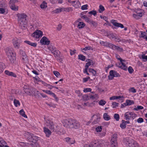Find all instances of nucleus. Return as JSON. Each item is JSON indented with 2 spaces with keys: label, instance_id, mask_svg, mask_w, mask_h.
Masks as SVG:
<instances>
[{
  "label": "nucleus",
  "instance_id": "nucleus-1",
  "mask_svg": "<svg viewBox=\"0 0 147 147\" xmlns=\"http://www.w3.org/2000/svg\"><path fill=\"white\" fill-rule=\"evenodd\" d=\"M18 24L22 29H24L27 23V15L24 13H18L17 14Z\"/></svg>",
  "mask_w": 147,
  "mask_h": 147
},
{
  "label": "nucleus",
  "instance_id": "nucleus-2",
  "mask_svg": "<svg viewBox=\"0 0 147 147\" xmlns=\"http://www.w3.org/2000/svg\"><path fill=\"white\" fill-rule=\"evenodd\" d=\"M45 124L47 128H49L50 129L53 131H56L57 130V128L58 126L54 125L52 121L49 119L45 118Z\"/></svg>",
  "mask_w": 147,
  "mask_h": 147
},
{
  "label": "nucleus",
  "instance_id": "nucleus-3",
  "mask_svg": "<svg viewBox=\"0 0 147 147\" xmlns=\"http://www.w3.org/2000/svg\"><path fill=\"white\" fill-rule=\"evenodd\" d=\"M5 52L9 61L11 63H13L15 61V57L13 49L7 48L5 50Z\"/></svg>",
  "mask_w": 147,
  "mask_h": 147
},
{
  "label": "nucleus",
  "instance_id": "nucleus-4",
  "mask_svg": "<svg viewBox=\"0 0 147 147\" xmlns=\"http://www.w3.org/2000/svg\"><path fill=\"white\" fill-rule=\"evenodd\" d=\"M24 136L27 137V139L33 143L35 142L38 140V137L35 136L34 134L26 132L24 134Z\"/></svg>",
  "mask_w": 147,
  "mask_h": 147
},
{
  "label": "nucleus",
  "instance_id": "nucleus-5",
  "mask_svg": "<svg viewBox=\"0 0 147 147\" xmlns=\"http://www.w3.org/2000/svg\"><path fill=\"white\" fill-rule=\"evenodd\" d=\"M118 57V56L117 55L116 57L118 59L120 60V63L118 64H116L117 66L123 70L127 71V67L126 65L125 61L124 60H122L121 58Z\"/></svg>",
  "mask_w": 147,
  "mask_h": 147
},
{
  "label": "nucleus",
  "instance_id": "nucleus-6",
  "mask_svg": "<svg viewBox=\"0 0 147 147\" xmlns=\"http://www.w3.org/2000/svg\"><path fill=\"white\" fill-rule=\"evenodd\" d=\"M73 119H64L63 122V126L67 128L71 129Z\"/></svg>",
  "mask_w": 147,
  "mask_h": 147
},
{
  "label": "nucleus",
  "instance_id": "nucleus-7",
  "mask_svg": "<svg viewBox=\"0 0 147 147\" xmlns=\"http://www.w3.org/2000/svg\"><path fill=\"white\" fill-rule=\"evenodd\" d=\"M26 86L24 87V89H25V92L29 95H31L38 92V91H37L36 89L32 87L29 88H26Z\"/></svg>",
  "mask_w": 147,
  "mask_h": 147
},
{
  "label": "nucleus",
  "instance_id": "nucleus-8",
  "mask_svg": "<svg viewBox=\"0 0 147 147\" xmlns=\"http://www.w3.org/2000/svg\"><path fill=\"white\" fill-rule=\"evenodd\" d=\"M81 18L84 19L86 22L89 24L93 26L96 27L97 26V23L96 22L91 20L86 15H84L81 16Z\"/></svg>",
  "mask_w": 147,
  "mask_h": 147
},
{
  "label": "nucleus",
  "instance_id": "nucleus-9",
  "mask_svg": "<svg viewBox=\"0 0 147 147\" xmlns=\"http://www.w3.org/2000/svg\"><path fill=\"white\" fill-rule=\"evenodd\" d=\"M42 32L40 30H36L32 35V36L35 38H39L42 37Z\"/></svg>",
  "mask_w": 147,
  "mask_h": 147
},
{
  "label": "nucleus",
  "instance_id": "nucleus-10",
  "mask_svg": "<svg viewBox=\"0 0 147 147\" xmlns=\"http://www.w3.org/2000/svg\"><path fill=\"white\" fill-rule=\"evenodd\" d=\"M100 118V115L97 114L93 115L91 117V120L93 121L92 123L95 124L99 122Z\"/></svg>",
  "mask_w": 147,
  "mask_h": 147
},
{
  "label": "nucleus",
  "instance_id": "nucleus-11",
  "mask_svg": "<svg viewBox=\"0 0 147 147\" xmlns=\"http://www.w3.org/2000/svg\"><path fill=\"white\" fill-rule=\"evenodd\" d=\"M126 141L128 143V144L129 146H131L132 147H138V144L136 142L132 140H129L128 138L126 139Z\"/></svg>",
  "mask_w": 147,
  "mask_h": 147
},
{
  "label": "nucleus",
  "instance_id": "nucleus-12",
  "mask_svg": "<svg viewBox=\"0 0 147 147\" xmlns=\"http://www.w3.org/2000/svg\"><path fill=\"white\" fill-rule=\"evenodd\" d=\"M72 126L71 127V128L77 129L79 128L80 126L79 122L75 119H73Z\"/></svg>",
  "mask_w": 147,
  "mask_h": 147
},
{
  "label": "nucleus",
  "instance_id": "nucleus-13",
  "mask_svg": "<svg viewBox=\"0 0 147 147\" xmlns=\"http://www.w3.org/2000/svg\"><path fill=\"white\" fill-rule=\"evenodd\" d=\"M52 53L53 54L55 57L58 60H59L61 62L62 60V59L60 57V52L58 50L56 49Z\"/></svg>",
  "mask_w": 147,
  "mask_h": 147
},
{
  "label": "nucleus",
  "instance_id": "nucleus-14",
  "mask_svg": "<svg viewBox=\"0 0 147 147\" xmlns=\"http://www.w3.org/2000/svg\"><path fill=\"white\" fill-rule=\"evenodd\" d=\"M111 22L113 26L117 28L120 27L121 28H123L124 27L122 24L117 22V21L115 20H112L111 21Z\"/></svg>",
  "mask_w": 147,
  "mask_h": 147
},
{
  "label": "nucleus",
  "instance_id": "nucleus-15",
  "mask_svg": "<svg viewBox=\"0 0 147 147\" xmlns=\"http://www.w3.org/2000/svg\"><path fill=\"white\" fill-rule=\"evenodd\" d=\"M51 131V130L47 127H43V131L45 134L46 136L48 138L49 137L51 134L52 132Z\"/></svg>",
  "mask_w": 147,
  "mask_h": 147
},
{
  "label": "nucleus",
  "instance_id": "nucleus-16",
  "mask_svg": "<svg viewBox=\"0 0 147 147\" xmlns=\"http://www.w3.org/2000/svg\"><path fill=\"white\" fill-rule=\"evenodd\" d=\"M40 43L42 45H49L50 43V41L46 37H43L40 40Z\"/></svg>",
  "mask_w": 147,
  "mask_h": 147
},
{
  "label": "nucleus",
  "instance_id": "nucleus-17",
  "mask_svg": "<svg viewBox=\"0 0 147 147\" xmlns=\"http://www.w3.org/2000/svg\"><path fill=\"white\" fill-rule=\"evenodd\" d=\"M71 4L76 8L79 7L81 6L80 3L78 0H74L73 1H72Z\"/></svg>",
  "mask_w": 147,
  "mask_h": 147
},
{
  "label": "nucleus",
  "instance_id": "nucleus-18",
  "mask_svg": "<svg viewBox=\"0 0 147 147\" xmlns=\"http://www.w3.org/2000/svg\"><path fill=\"white\" fill-rule=\"evenodd\" d=\"M110 48L113 50H116L117 51L121 52L123 51V49L120 48L119 47L113 44H110Z\"/></svg>",
  "mask_w": 147,
  "mask_h": 147
},
{
  "label": "nucleus",
  "instance_id": "nucleus-19",
  "mask_svg": "<svg viewBox=\"0 0 147 147\" xmlns=\"http://www.w3.org/2000/svg\"><path fill=\"white\" fill-rule=\"evenodd\" d=\"M42 91L44 92H45L48 94L52 95L56 100H58L57 97L55 94L54 93H53L51 91L49 90H42Z\"/></svg>",
  "mask_w": 147,
  "mask_h": 147
},
{
  "label": "nucleus",
  "instance_id": "nucleus-20",
  "mask_svg": "<svg viewBox=\"0 0 147 147\" xmlns=\"http://www.w3.org/2000/svg\"><path fill=\"white\" fill-rule=\"evenodd\" d=\"M108 144V143L103 140L99 141V147H105Z\"/></svg>",
  "mask_w": 147,
  "mask_h": 147
},
{
  "label": "nucleus",
  "instance_id": "nucleus-21",
  "mask_svg": "<svg viewBox=\"0 0 147 147\" xmlns=\"http://www.w3.org/2000/svg\"><path fill=\"white\" fill-rule=\"evenodd\" d=\"M13 43L14 47L18 49L20 46V43L17 39H14L13 40Z\"/></svg>",
  "mask_w": 147,
  "mask_h": 147
},
{
  "label": "nucleus",
  "instance_id": "nucleus-22",
  "mask_svg": "<svg viewBox=\"0 0 147 147\" xmlns=\"http://www.w3.org/2000/svg\"><path fill=\"white\" fill-rule=\"evenodd\" d=\"M5 74L9 76L13 77L14 78H16L17 76L16 74L12 72L9 71L8 70H5Z\"/></svg>",
  "mask_w": 147,
  "mask_h": 147
},
{
  "label": "nucleus",
  "instance_id": "nucleus-23",
  "mask_svg": "<svg viewBox=\"0 0 147 147\" xmlns=\"http://www.w3.org/2000/svg\"><path fill=\"white\" fill-rule=\"evenodd\" d=\"M90 144L92 147H99V141L98 140H93Z\"/></svg>",
  "mask_w": 147,
  "mask_h": 147
},
{
  "label": "nucleus",
  "instance_id": "nucleus-24",
  "mask_svg": "<svg viewBox=\"0 0 147 147\" xmlns=\"http://www.w3.org/2000/svg\"><path fill=\"white\" fill-rule=\"evenodd\" d=\"M114 72L113 70H111L109 72V75L108 76V79L109 80H112L115 77Z\"/></svg>",
  "mask_w": 147,
  "mask_h": 147
},
{
  "label": "nucleus",
  "instance_id": "nucleus-25",
  "mask_svg": "<svg viewBox=\"0 0 147 147\" xmlns=\"http://www.w3.org/2000/svg\"><path fill=\"white\" fill-rule=\"evenodd\" d=\"M134 103V102L133 101L128 100H126V102L124 103V105H125V106H127L131 105Z\"/></svg>",
  "mask_w": 147,
  "mask_h": 147
},
{
  "label": "nucleus",
  "instance_id": "nucleus-26",
  "mask_svg": "<svg viewBox=\"0 0 147 147\" xmlns=\"http://www.w3.org/2000/svg\"><path fill=\"white\" fill-rule=\"evenodd\" d=\"M24 42L27 44L33 47H36L37 44L36 43H33L28 40H25Z\"/></svg>",
  "mask_w": 147,
  "mask_h": 147
},
{
  "label": "nucleus",
  "instance_id": "nucleus-27",
  "mask_svg": "<svg viewBox=\"0 0 147 147\" xmlns=\"http://www.w3.org/2000/svg\"><path fill=\"white\" fill-rule=\"evenodd\" d=\"M10 7L11 9L14 11H18V7L16 6L13 4H10Z\"/></svg>",
  "mask_w": 147,
  "mask_h": 147
},
{
  "label": "nucleus",
  "instance_id": "nucleus-28",
  "mask_svg": "<svg viewBox=\"0 0 147 147\" xmlns=\"http://www.w3.org/2000/svg\"><path fill=\"white\" fill-rule=\"evenodd\" d=\"M6 144V142L2 138L0 137V147H4V146Z\"/></svg>",
  "mask_w": 147,
  "mask_h": 147
},
{
  "label": "nucleus",
  "instance_id": "nucleus-29",
  "mask_svg": "<svg viewBox=\"0 0 147 147\" xmlns=\"http://www.w3.org/2000/svg\"><path fill=\"white\" fill-rule=\"evenodd\" d=\"M62 11H63V8H59L53 11L52 13H57L61 12Z\"/></svg>",
  "mask_w": 147,
  "mask_h": 147
},
{
  "label": "nucleus",
  "instance_id": "nucleus-30",
  "mask_svg": "<svg viewBox=\"0 0 147 147\" xmlns=\"http://www.w3.org/2000/svg\"><path fill=\"white\" fill-rule=\"evenodd\" d=\"M100 44L103 45L104 46L106 47H108L110 48V44H112L110 43H109L107 42H105L103 41L100 42Z\"/></svg>",
  "mask_w": 147,
  "mask_h": 147
},
{
  "label": "nucleus",
  "instance_id": "nucleus-31",
  "mask_svg": "<svg viewBox=\"0 0 147 147\" xmlns=\"http://www.w3.org/2000/svg\"><path fill=\"white\" fill-rule=\"evenodd\" d=\"M48 48L52 53L56 49V48L53 45H49L48 46Z\"/></svg>",
  "mask_w": 147,
  "mask_h": 147
},
{
  "label": "nucleus",
  "instance_id": "nucleus-32",
  "mask_svg": "<svg viewBox=\"0 0 147 147\" xmlns=\"http://www.w3.org/2000/svg\"><path fill=\"white\" fill-rule=\"evenodd\" d=\"M117 136L116 134H114L113 135L111 139V141L112 142H117Z\"/></svg>",
  "mask_w": 147,
  "mask_h": 147
},
{
  "label": "nucleus",
  "instance_id": "nucleus-33",
  "mask_svg": "<svg viewBox=\"0 0 147 147\" xmlns=\"http://www.w3.org/2000/svg\"><path fill=\"white\" fill-rule=\"evenodd\" d=\"M13 103L15 106L16 107L20 105V103L19 101L16 99H14Z\"/></svg>",
  "mask_w": 147,
  "mask_h": 147
},
{
  "label": "nucleus",
  "instance_id": "nucleus-34",
  "mask_svg": "<svg viewBox=\"0 0 147 147\" xmlns=\"http://www.w3.org/2000/svg\"><path fill=\"white\" fill-rule=\"evenodd\" d=\"M65 140L66 142H68L69 144H72L75 143V140H73L72 142L71 140V139L69 138H65Z\"/></svg>",
  "mask_w": 147,
  "mask_h": 147
},
{
  "label": "nucleus",
  "instance_id": "nucleus-35",
  "mask_svg": "<svg viewBox=\"0 0 147 147\" xmlns=\"http://www.w3.org/2000/svg\"><path fill=\"white\" fill-rule=\"evenodd\" d=\"M103 118L105 120L107 121L111 119L109 115H108L107 113H105L104 114Z\"/></svg>",
  "mask_w": 147,
  "mask_h": 147
},
{
  "label": "nucleus",
  "instance_id": "nucleus-36",
  "mask_svg": "<svg viewBox=\"0 0 147 147\" xmlns=\"http://www.w3.org/2000/svg\"><path fill=\"white\" fill-rule=\"evenodd\" d=\"M40 7L42 9L46 8L47 7V3L45 1H43L40 5Z\"/></svg>",
  "mask_w": 147,
  "mask_h": 147
},
{
  "label": "nucleus",
  "instance_id": "nucleus-37",
  "mask_svg": "<svg viewBox=\"0 0 147 147\" xmlns=\"http://www.w3.org/2000/svg\"><path fill=\"white\" fill-rule=\"evenodd\" d=\"M22 60H23L24 62L26 63L28 60L26 55L25 53H24V55H22Z\"/></svg>",
  "mask_w": 147,
  "mask_h": 147
},
{
  "label": "nucleus",
  "instance_id": "nucleus-38",
  "mask_svg": "<svg viewBox=\"0 0 147 147\" xmlns=\"http://www.w3.org/2000/svg\"><path fill=\"white\" fill-rule=\"evenodd\" d=\"M94 63L92 61H89L87 63H86V64L85 65V67H87L88 68L89 67L92 65H93L94 64Z\"/></svg>",
  "mask_w": 147,
  "mask_h": 147
},
{
  "label": "nucleus",
  "instance_id": "nucleus-39",
  "mask_svg": "<svg viewBox=\"0 0 147 147\" xmlns=\"http://www.w3.org/2000/svg\"><path fill=\"white\" fill-rule=\"evenodd\" d=\"M123 97L121 96H114L112 97H111L110 98V100H113L115 99H118L121 98H123Z\"/></svg>",
  "mask_w": 147,
  "mask_h": 147
},
{
  "label": "nucleus",
  "instance_id": "nucleus-40",
  "mask_svg": "<svg viewBox=\"0 0 147 147\" xmlns=\"http://www.w3.org/2000/svg\"><path fill=\"white\" fill-rule=\"evenodd\" d=\"M120 126L122 129H124L126 127V123H125V121L122 120V123L120 125Z\"/></svg>",
  "mask_w": 147,
  "mask_h": 147
},
{
  "label": "nucleus",
  "instance_id": "nucleus-41",
  "mask_svg": "<svg viewBox=\"0 0 147 147\" xmlns=\"http://www.w3.org/2000/svg\"><path fill=\"white\" fill-rule=\"evenodd\" d=\"M27 144L24 142H20L18 147H27Z\"/></svg>",
  "mask_w": 147,
  "mask_h": 147
},
{
  "label": "nucleus",
  "instance_id": "nucleus-42",
  "mask_svg": "<svg viewBox=\"0 0 147 147\" xmlns=\"http://www.w3.org/2000/svg\"><path fill=\"white\" fill-rule=\"evenodd\" d=\"M85 24L83 22H80L79 23L78 26V27L79 28H82L85 26Z\"/></svg>",
  "mask_w": 147,
  "mask_h": 147
},
{
  "label": "nucleus",
  "instance_id": "nucleus-43",
  "mask_svg": "<svg viewBox=\"0 0 147 147\" xmlns=\"http://www.w3.org/2000/svg\"><path fill=\"white\" fill-rule=\"evenodd\" d=\"M20 114L25 118H27V116L25 114V113L23 109H21L20 111Z\"/></svg>",
  "mask_w": 147,
  "mask_h": 147
},
{
  "label": "nucleus",
  "instance_id": "nucleus-44",
  "mask_svg": "<svg viewBox=\"0 0 147 147\" xmlns=\"http://www.w3.org/2000/svg\"><path fill=\"white\" fill-rule=\"evenodd\" d=\"M88 71L90 72L94 76H95L96 74V71L93 69L91 68L89 69Z\"/></svg>",
  "mask_w": 147,
  "mask_h": 147
},
{
  "label": "nucleus",
  "instance_id": "nucleus-45",
  "mask_svg": "<svg viewBox=\"0 0 147 147\" xmlns=\"http://www.w3.org/2000/svg\"><path fill=\"white\" fill-rule=\"evenodd\" d=\"M78 59L82 61H84L86 59V57L83 55L80 54L78 55Z\"/></svg>",
  "mask_w": 147,
  "mask_h": 147
},
{
  "label": "nucleus",
  "instance_id": "nucleus-46",
  "mask_svg": "<svg viewBox=\"0 0 147 147\" xmlns=\"http://www.w3.org/2000/svg\"><path fill=\"white\" fill-rule=\"evenodd\" d=\"M141 35L140 36V37L144 39H145V38L146 37V33L142 31H141Z\"/></svg>",
  "mask_w": 147,
  "mask_h": 147
},
{
  "label": "nucleus",
  "instance_id": "nucleus-47",
  "mask_svg": "<svg viewBox=\"0 0 147 147\" xmlns=\"http://www.w3.org/2000/svg\"><path fill=\"white\" fill-rule=\"evenodd\" d=\"M129 115H130V117H131L133 119H134L136 116V115L133 112H129Z\"/></svg>",
  "mask_w": 147,
  "mask_h": 147
},
{
  "label": "nucleus",
  "instance_id": "nucleus-48",
  "mask_svg": "<svg viewBox=\"0 0 147 147\" xmlns=\"http://www.w3.org/2000/svg\"><path fill=\"white\" fill-rule=\"evenodd\" d=\"M105 10L104 7L102 5H100L99 7L98 11L99 12L102 13Z\"/></svg>",
  "mask_w": 147,
  "mask_h": 147
},
{
  "label": "nucleus",
  "instance_id": "nucleus-49",
  "mask_svg": "<svg viewBox=\"0 0 147 147\" xmlns=\"http://www.w3.org/2000/svg\"><path fill=\"white\" fill-rule=\"evenodd\" d=\"M111 147H117V142L111 141Z\"/></svg>",
  "mask_w": 147,
  "mask_h": 147
},
{
  "label": "nucleus",
  "instance_id": "nucleus-50",
  "mask_svg": "<svg viewBox=\"0 0 147 147\" xmlns=\"http://www.w3.org/2000/svg\"><path fill=\"white\" fill-rule=\"evenodd\" d=\"M106 103V101L103 100H100L98 102L99 104L102 106L104 105Z\"/></svg>",
  "mask_w": 147,
  "mask_h": 147
},
{
  "label": "nucleus",
  "instance_id": "nucleus-51",
  "mask_svg": "<svg viewBox=\"0 0 147 147\" xmlns=\"http://www.w3.org/2000/svg\"><path fill=\"white\" fill-rule=\"evenodd\" d=\"M30 145L32 147H40L39 144L37 142H35L34 143L31 144Z\"/></svg>",
  "mask_w": 147,
  "mask_h": 147
},
{
  "label": "nucleus",
  "instance_id": "nucleus-52",
  "mask_svg": "<svg viewBox=\"0 0 147 147\" xmlns=\"http://www.w3.org/2000/svg\"><path fill=\"white\" fill-rule=\"evenodd\" d=\"M88 99L89 100L91 99L94 100L95 99V95H90L87 96Z\"/></svg>",
  "mask_w": 147,
  "mask_h": 147
},
{
  "label": "nucleus",
  "instance_id": "nucleus-53",
  "mask_svg": "<svg viewBox=\"0 0 147 147\" xmlns=\"http://www.w3.org/2000/svg\"><path fill=\"white\" fill-rule=\"evenodd\" d=\"M83 50L84 51H87L88 50H93V48L90 46L88 47H86L85 48H84L83 49Z\"/></svg>",
  "mask_w": 147,
  "mask_h": 147
},
{
  "label": "nucleus",
  "instance_id": "nucleus-54",
  "mask_svg": "<svg viewBox=\"0 0 147 147\" xmlns=\"http://www.w3.org/2000/svg\"><path fill=\"white\" fill-rule=\"evenodd\" d=\"M102 130V127L101 126H98L96 128V130L97 132H100Z\"/></svg>",
  "mask_w": 147,
  "mask_h": 147
},
{
  "label": "nucleus",
  "instance_id": "nucleus-55",
  "mask_svg": "<svg viewBox=\"0 0 147 147\" xmlns=\"http://www.w3.org/2000/svg\"><path fill=\"white\" fill-rule=\"evenodd\" d=\"M128 70L129 73L130 74H132L134 71L133 68L131 66H129L128 68Z\"/></svg>",
  "mask_w": 147,
  "mask_h": 147
},
{
  "label": "nucleus",
  "instance_id": "nucleus-56",
  "mask_svg": "<svg viewBox=\"0 0 147 147\" xmlns=\"http://www.w3.org/2000/svg\"><path fill=\"white\" fill-rule=\"evenodd\" d=\"M114 118L116 121H118L119 119V116L118 114H115L114 115Z\"/></svg>",
  "mask_w": 147,
  "mask_h": 147
},
{
  "label": "nucleus",
  "instance_id": "nucleus-57",
  "mask_svg": "<svg viewBox=\"0 0 147 147\" xmlns=\"http://www.w3.org/2000/svg\"><path fill=\"white\" fill-rule=\"evenodd\" d=\"M144 108L142 106H138L137 107L135 108L134 109L136 111H138L139 110L142 109Z\"/></svg>",
  "mask_w": 147,
  "mask_h": 147
},
{
  "label": "nucleus",
  "instance_id": "nucleus-58",
  "mask_svg": "<svg viewBox=\"0 0 147 147\" xmlns=\"http://www.w3.org/2000/svg\"><path fill=\"white\" fill-rule=\"evenodd\" d=\"M125 117L126 118V119H129L130 117V115H129V112H127L125 114Z\"/></svg>",
  "mask_w": 147,
  "mask_h": 147
},
{
  "label": "nucleus",
  "instance_id": "nucleus-59",
  "mask_svg": "<svg viewBox=\"0 0 147 147\" xmlns=\"http://www.w3.org/2000/svg\"><path fill=\"white\" fill-rule=\"evenodd\" d=\"M108 36V37L111 39H113L115 38L116 35L115 34H109Z\"/></svg>",
  "mask_w": 147,
  "mask_h": 147
},
{
  "label": "nucleus",
  "instance_id": "nucleus-60",
  "mask_svg": "<svg viewBox=\"0 0 147 147\" xmlns=\"http://www.w3.org/2000/svg\"><path fill=\"white\" fill-rule=\"evenodd\" d=\"M129 91L130 92L134 93L136 92V90L133 87L130 88L129 89Z\"/></svg>",
  "mask_w": 147,
  "mask_h": 147
},
{
  "label": "nucleus",
  "instance_id": "nucleus-61",
  "mask_svg": "<svg viewBox=\"0 0 147 147\" xmlns=\"http://www.w3.org/2000/svg\"><path fill=\"white\" fill-rule=\"evenodd\" d=\"M53 74H54L57 77H58L60 76V73L57 71H53Z\"/></svg>",
  "mask_w": 147,
  "mask_h": 147
},
{
  "label": "nucleus",
  "instance_id": "nucleus-62",
  "mask_svg": "<svg viewBox=\"0 0 147 147\" xmlns=\"http://www.w3.org/2000/svg\"><path fill=\"white\" fill-rule=\"evenodd\" d=\"M96 11L95 10L90 11L88 13L89 14L93 15L94 16H95L96 15Z\"/></svg>",
  "mask_w": 147,
  "mask_h": 147
},
{
  "label": "nucleus",
  "instance_id": "nucleus-63",
  "mask_svg": "<svg viewBox=\"0 0 147 147\" xmlns=\"http://www.w3.org/2000/svg\"><path fill=\"white\" fill-rule=\"evenodd\" d=\"M137 121L139 123H142L144 121V119L140 117L137 120Z\"/></svg>",
  "mask_w": 147,
  "mask_h": 147
},
{
  "label": "nucleus",
  "instance_id": "nucleus-64",
  "mask_svg": "<svg viewBox=\"0 0 147 147\" xmlns=\"http://www.w3.org/2000/svg\"><path fill=\"white\" fill-rule=\"evenodd\" d=\"M91 89L90 88H85L84 89L83 91L85 92H90L91 91Z\"/></svg>",
  "mask_w": 147,
  "mask_h": 147
}]
</instances>
